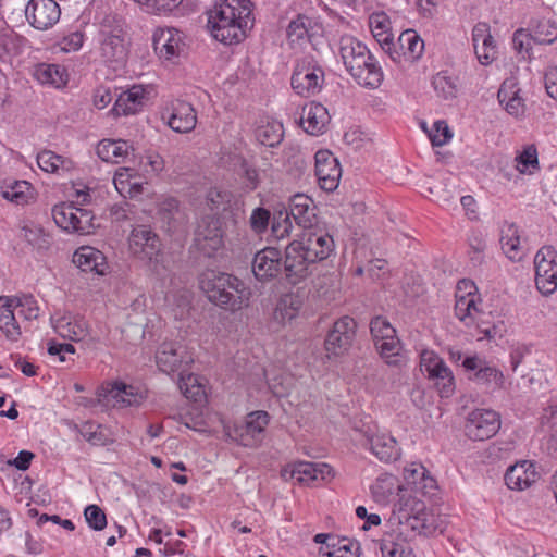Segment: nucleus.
<instances>
[{
	"mask_svg": "<svg viewBox=\"0 0 557 557\" xmlns=\"http://www.w3.org/2000/svg\"><path fill=\"white\" fill-rule=\"evenodd\" d=\"M250 0H221L208 10V28L224 45H236L247 37L255 24Z\"/></svg>",
	"mask_w": 557,
	"mask_h": 557,
	"instance_id": "f257e3e1",
	"label": "nucleus"
},
{
	"mask_svg": "<svg viewBox=\"0 0 557 557\" xmlns=\"http://www.w3.org/2000/svg\"><path fill=\"white\" fill-rule=\"evenodd\" d=\"M339 54L346 70L364 87L377 88L383 82V71L368 47L351 36L339 39Z\"/></svg>",
	"mask_w": 557,
	"mask_h": 557,
	"instance_id": "f03ea898",
	"label": "nucleus"
},
{
	"mask_svg": "<svg viewBox=\"0 0 557 557\" xmlns=\"http://www.w3.org/2000/svg\"><path fill=\"white\" fill-rule=\"evenodd\" d=\"M199 287L212 304L231 310L240 309L249 299L244 282L233 274L206 270L199 276Z\"/></svg>",
	"mask_w": 557,
	"mask_h": 557,
	"instance_id": "7ed1b4c3",
	"label": "nucleus"
},
{
	"mask_svg": "<svg viewBox=\"0 0 557 557\" xmlns=\"http://www.w3.org/2000/svg\"><path fill=\"white\" fill-rule=\"evenodd\" d=\"M156 362L160 371L166 374L178 372L180 391L187 398L194 396L188 385L189 383L194 385L197 379L190 373L186 374L194 359L184 345L172 341L163 342L157 350Z\"/></svg>",
	"mask_w": 557,
	"mask_h": 557,
	"instance_id": "20e7f679",
	"label": "nucleus"
},
{
	"mask_svg": "<svg viewBox=\"0 0 557 557\" xmlns=\"http://www.w3.org/2000/svg\"><path fill=\"white\" fill-rule=\"evenodd\" d=\"M129 250L132 255L144 261L157 274L163 267V249L159 235L146 225H138L131 232Z\"/></svg>",
	"mask_w": 557,
	"mask_h": 557,
	"instance_id": "39448f33",
	"label": "nucleus"
},
{
	"mask_svg": "<svg viewBox=\"0 0 557 557\" xmlns=\"http://www.w3.org/2000/svg\"><path fill=\"white\" fill-rule=\"evenodd\" d=\"M100 53L106 62L123 63L126 60L124 22L117 15H107L100 24Z\"/></svg>",
	"mask_w": 557,
	"mask_h": 557,
	"instance_id": "423d86ee",
	"label": "nucleus"
},
{
	"mask_svg": "<svg viewBox=\"0 0 557 557\" xmlns=\"http://www.w3.org/2000/svg\"><path fill=\"white\" fill-rule=\"evenodd\" d=\"M324 82V71L312 55H305L297 60L294 67L290 85L301 97L317 95Z\"/></svg>",
	"mask_w": 557,
	"mask_h": 557,
	"instance_id": "0eeeda50",
	"label": "nucleus"
},
{
	"mask_svg": "<svg viewBox=\"0 0 557 557\" xmlns=\"http://www.w3.org/2000/svg\"><path fill=\"white\" fill-rule=\"evenodd\" d=\"M455 315L466 325L478 327L479 339H494L502 337V330L496 324L491 326L483 319L484 313L478 308L476 296L472 292L467 295H456Z\"/></svg>",
	"mask_w": 557,
	"mask_h": 557,
	"instance_id": "6e6552de",
	"label": "nucleus"
},
{
	"mask_svg": "<svg viewBox=\"0 0 557 557\" xmlns=\"http://www.w3.org/2000/svg\"><path fill=\"white\" fill-rule=\"evenodd\" d=\"M557 251L552 245L543 246L534 257L537 290L549 296L557 289Z\"/></svg>",
	"mask_w": 557,
	"mask_h": 557,
	"instance_id": "1a4fd4ad",
	"label": "nucleus"
},
{
	"mask_svg": "<svg viewBox=\"0 0 557 557\" xmlns=\"http://www.w3.org/2000/svg\"><path fill=\"white\" fill-rule=\"evenodd\" d=\"M421 367L428 373L442 398H449L456 389L455 376L445 361L433 351L421 354Z\"/></svg>",
	"mask_w": 557,
	"mask_h": 557,
	"instance_id": "9d476101",
	"label": "nucleus"
},
{
	"mask_svg": "<svg viewBox=\"0 0 557 557\" xmlns=\"http://www.w3.org/2000/svg\"><path fill=\"white\" fill-rule=\"evenodd\" d=\"M283 278L287 284L297 285L311 274L314 263L302 251V246L295 240L286 247L283 256Z\"/></svg>",
	"mask_w": 557,
	"mask_h": 557,
	"instance_id": "9b49d317",
	"label": "nucleus"
},
{
	"mask_svg": "<svg viewBox=\"0 0 557 557\" xmlns=\"http://www.w3.org/2000/svg\"><path fill=\"white\" fill-rule=\"evenodd\" d=\"M462 368L469 373L468 379L476 384L485 385L492 389H500L505 385L503 371L476 354L466 357L462 360Z\"/></svg>",
	"mask_w": 557,
	"mask_h": 557,
	"instance_id": "f8f14e48",
	"label": "nucleus"
},
{
	"mask_svg": "<svg viewBox=\"0 0 557 557\" xmlns=\"http://www.w3.org/2000/svg\"><path fill=\"white\" fill-rule=\"evenodd\" d=\"M195 245L206 257H212L223 246L221 219L214 214L202 216L195 233Z\"/></svg>",
	"mask_w": 557,
	"mask_h": 557,
	"instance_id": "ddd939ff",
	"label": "nucleus"
},
{
	"mask_svg": "<svg viewBox=\"0 0 557 557\" xmlns=\"http://www.w3.org/2000/svg\"><path fill=\"white\" fill-rule=\"evenodd\" d=\"M356 329V321L348 315L336 320L324 342L327 354L342 356L347 352L355 341Z\"/></svg>",
	"mask_w": 557,
	"mask_h": 557,
	"instance_id": "4468645a",
	"label": "nucleus"
},
{
	"mask_svg": "<svg viewBox=\"0 0 557 557\" xmlns=\"http://www.w3.org/2000/svg\"><path fill=\"white\" fill-rule=\"evenodd\" d=\"M500 428L499 414L491 409L472 411L466 422V435L472 441H485L493 437Z\"/></svg>",
	"mask_w": 557,
	"mask_h": 557,
	"instance_id": "2eb2a0df",
	"label": "nucleus"
},
{
	"mask_svg": "<svg viewBox=\"0 0 557 557\" xmlns=\"http://www.w3.org/2000/svg\"><path fill=\"white\" fill-rule=\"evenodd\" d=\"M295 242L302 246V251L313 263L329 258L335 247L333 237L327 232L317 227L304 231Z\"/></svg>",
	"mask_w": 557,
	"mask_h": 557,
	"instance_id": "dca6fc26",
	"label": "nucleus"
},
{
	"mask_svg": "<svg viewBox=\"0 0 557 557\" xmlns=\"http://www.w3.org/2000/svg\"><path fill=\"white\" fill-rule=\"evenodd\" d=\"M283 253L275 247H265L256 252L251 269L259 282H270L274 278H283Z\"/></svg>",
	"mask_w": 557,
	"mask_h": 557,
	"instance_id": "f3484780",
	"label": "nucleus"
},
{
	"mask_svg": "<svg viewBox=\"0 0 557 557\" xmlns=\"http://www.w3.org/2000/svg\"><path fill=\"white\" fill-rule=\"evenodd\" d=\"M25 16L34 28L47 30L59 22L61 9L54 0H29L25 8Z\"/></svg>",
	"mask_w": 557,
	"mask_h": 557,
	"instance_id": "a211bd4d",
	"label": "nucleus"
},
{
	"mask_svg": "<svg viewBox=\"0 0 557 557\" xmlns=\"http://www.w3.org/2000/svg\"><path fill=\"white\" fill-rule=\"evenodd\" d=\"M314 160L315 175L320 187L326 191L335 190L342 176V168L338 160L329 150L317 151Z\"/></svg>",
	"mask_w": 557,
	"mask_h": 557,
	"instance_id": "6ab92c4d",
	"label": "nucleus"
},
{
	"mask_svg": "<svg viewBox=\"0 0 557 557\" xmlns=\"http://www.w3.org/2000/svg\"><path fill=\"white\" fill-rule=\"evenodd\" d=\"M152 45L156 53L164 60L178 57L184 49L182 33L171 27L157 28L152 35Z\"/></svg>",
	"mask_w": 557,
	"mask_h": 557,
	"instance_id": "aec40b11",
	"label": "nucleus"
},
{
	"mask_svg": "<svg viewBox=\"0 0 557 557\" xmlns=\"http://www.w3.org/2000/svg\"><path fill=\"white\" fill-rule=\"evenodd\" d=\"M288 213L295 223L304 231L313 228L318 224L317 206L305 194H296L289 199Z\"/></svg>",
	"mask_w": 557,
	"mask_h": 557,
	"instance_id": "412c9836",
	"label": "nucleus"
},
{
	"mask_svg": "<svg viewBox=\"0 0 557 557\" xmlns=\"http://www.w3.org/2000/svg\"><path fill=\"white\" fill-rule=\"evenodd\" d=\"M162 119L165 120V113L162 114ZM166 123L176 133H189L197 124L196 110L189 102L176 100L172 102Z\"/></svg>",
	"mask_w": 557,
	"mask_h": 557,
	"instance_id": "4be33fe9",
	"label": "nucleus"
},
{
	"mask_svg": "<svg viewBox=\"0 0 557 557\" xmlns=\"http://www.w3.org/2000/svg\"><path fill=\"white\" fill-rule=\"evenodd\" d=\"M539 479L535 466L530 460H522L510 466L504 476L505 483L510 490L523 491L529 488Z\"/></svg>",
	"mask_w": 557,
	"mask_h": 557,
	"instance_id": "5701e85b",
	"label": "nucleus"
},
{
	"mask_svg": "<svg viewBox=\"0 0 557 557\" xmlns=\"http://www.w3.org/2000/svg\"><path fill=\"white\" fill-rule=\"evenodd\" d=\"M361 445L368 447L383 462L395 461L400 456L396 440L388 434H364Z\"/></svg>",
	"mask_w": 557,
	"mask_h": 557,
	"instance_id": "b1692460",
	"label": "nucleus"
},
{
	"mask_svg": "<svg viewBox=\"0 0 557 557\" xmlns=\"http://www.w3.org/2000/svg\"><path fill=\"white\" fill-rule=\"evenodd\" d=\"M269 423V414L265 411H255L248 414L246 422L235 429L238 442L243 446H252L260 440Z\"/></svg>",
	"mask_w": 557,
	"mask_h": 557,
	"instance_id": "393cba45",
	"label": "nucleus"
},
{
	"mask_svg": "<svg viewBox=\"0 0 557 557\" xmlns=\"http://www.w3.org/2000/svg\"><path fill=\"white\" fill-rule=\"evenodd\" d=\"M304 129L311 135L322 134L330 122L327 109L319 102H310L302 108L300 116Z\"/></svg>",
	"mask_w": 557,
	"mask_h": 557,
	"instance_id": "a878e982",
	"label": "nucleus"
},
{
	"mask_svg": "<svg viewBox=\"0 0 557 557\" xmlns=\"http://www.w3.org/2000/svg\"><path fill=\"white\" fill-rule=\"evenodd\" d=\"M145 100V88L140 85H134L117 97L111 112L117 116L136 114L144 107Z\"/></svg>",
	"mask_w": 557,
	"mask_h": 557,
	"instance_id": "bb28decb",
	"label": "nucleus"
},
{
	"mask_svg": "<svg viewBox=\"0 0 557 557\" xmlns=\"http://www.w3.org/2000/svg\"><path fill=\"white\" fill-rule=\"evenodd\" d=\"M519 94L520 88L515 78L505 79L497 92L499 103L504 104L508 114L515 117L523 115L525 111L524 101Z\"/></svg>",
	"mask_w": 557,
	"mask_h": 557,
	"instance_id": "cd10ccee",
	"label": "nucleus"
},
{
	"mask_svg": "<svg viewBox=\"0 0 557 557\" xmlns=\"http://www.w3.org/2000/svg\"><path fill=\"white\" fill-rule=\"evenodd\" d=\"M53 327L60 336L73 342L83 341L88 334L86 321L70 313L55 319Z\"/></svg>",
	"mask_w": 557,
	"mask_h": 557,
	"instance_id": "c85d7f7f",
	"label": "nucleus"
},
{
	"mask_svg": "<svg viewBox=\"0 0 557 557\" xmlns=\"http://www.w3.org/2000/svg\"><path fill=\"white\" fill-rule=\"evenodd\" d=\"M73 261L84 272H95L101 275L106 272V257L96 248L89 246L78 248L74 253Z\"/></svg>",
	"mask_w": 557,
	"mask_h": 557,
	"instance_id": "c756f323",
	"label": "nucleus"
},
{
	"mask_svg": "<svg viewBox=\"0 0 557 557\" xmlns=\"http://www.w3.org/2000/svg\"><path fill=\"white\" fill-rule=\"evenodd\" d=\"M12 297L0 296V330L4 333L7 339L17 342L22 335L21 326L15 318V308Z\"/></svg>",
	"mask_w": 557,
	"mask_h": 557,
	"instance_id": "7c9ffc66",
	"label": "nucleus"
},
{
	"mask_svg": "<svg viewBox=\"0 0 557 557\" xmlns=\"http://www.w3.org/2000/svg\"><path fill=\"white\" fill-rule=\"evenodd\" d=\"M383 557H416L403 532L386 533L380 541Z\"/></svg>",
	"mask_w": 557,
	"mask_h": 557,
	"instance_id": "2f4dec72",
	"label": "nucleus"
},
{
	"mask_svg": "<svg viewBox=\"0 0 557 557\" xmlns=\"http://www.w3.org/2000/svg\"><path fill=\"white\" fill-rule=\"evenodd\" d=\"M370 27L372 34L384 35L383 38H379V44L383 50H385L394 62H400V55L397 50L394 49V42L392 34L388 33L389 21L384 13L373 14L370 16Z\"/></svg>",
	"mask_w": 557,
	"mask_h": 557,
	"instance_id": "473e14b6",
	"label": "nucleus"
},
{
	"mask_svg": "<svg viewBox=\"0 0 557 557\" xmlns=\"http://www.w3.org/2000/svg\"><path fill=\"white\" fill-rule=\"evenodd\" d=\"M398 46L401 52H398L400 59L414 62L419 60L424 51V41L414 29H406L398 37Z\"/></svg>",
	"mask_w": 557,
	"mask_h": 557,
	"instance_id": "72a5a7b5",
	"label": "nucleus"
},
{
	"mask_svg": "<svg viewBox=\"0 0 557 557\" xmlns=\"http://www.w3.org/2000/svg\"><path fill=\"white\" fill-rule=\"evenodd\" d=\"M288 44L294 47L301 46L306 41H311L313 36V21L302 14H298L292 20L286 29Z\"/></svg>",
	"mask_w": 557,
	"mask_h": 557,
	"instance_id": "f704fd0d",
	"label": "nucleus"
},
{
	"mask_svg": "<svg viewBox=\"0 0 557 557\" xmlns=\"http://www.w3.org/2000/svg\"><path fill=\"white\" fill-rule=\"evenodd\" d=\"M500 246L504 253L511 261L522 259L523 252L520 246V236L515 223L505 222L500 228Z\"/></svg>",
	"mask_w": 557,
	"mask_h": 557,
	"instance_id": "c9c22d12",
	"label": "nucleus"
},
{
	"mask_svg": "<svg viewBox=\"0 0 557 557\" xmlns=\"http://www.w3.org/2000/svg\"><path fill=\"white\" fill-rule=\"evenodd\" d=\"M129 146L125 140L103 139L97 145L98 157L110 163H120L128 154Z\"/></svg>",
	"mask_w": 557,
	"mask_h": 557,
	"instance_id": "e433bc0d",
	"label": "nucleus"
},
{
	"mask_svg": "<svg viewBox=\"0 0 557 557\" xmlns=\"http://www.w3.org/2000/svg\"><path fill=\"white\" fill-rule=\"evenodd\" d=\"M21 237L38 253L47 252L53 243L52 236L38 225H25L21 228Z\"/></svg>",
	"mask_w": 557,
	"mask_h": 557,
	"instance_id": "4c0bfd02",
	"label": "nucleus"
},
{
	"mask_svg": "<svg viewBox=\"0 0 557 557\" xmlns=\"http://www.w3.org/2000/svg\"><path fill=\"white\" fill-rule=\"evenodd\" d=\"M326 546L320 547V555L323 557H358L359 544L347 537L330 539Z\"/></svg>",
	"mask_w": 557,
	"mask_h": 557,
	"instance_id": "58836bf2",
	"label": "nucleus"
},
{
	"mask_svg": "<svg viewBox=\"0 0 557 557\" xmlns=\"http://www.w3.org/2000/svg\"><path fill=\"white\" fill-rule=\"evenodd\" d=\"M304 305V299L299 293L283 294L275 307V318L282 321L294 319Z\"/></svg>",
	"mask_w": 557,
	"mask_h": 557,
	"instance_id": "ea45409f",
	"label": "nucleus"
},
{
	"mask_svg": "<svg viewBox=\"0 0 557 557\" xmlns=\"http://www.w3.org/2000/svg\"><path fill=\"white\" fill-rule=\"evenodd\" d=\"M36 79L41 84H49L54 87H61L67 83V73L65 67L58 64H39L34 73Z\"/></svg>",
	"mask_w": 557,
	"mask_h": 557,
	"instance_id": "a19ab883",
	"label": "nucleus"
},
{
	"mask_svg": "<svg viewBox=\"0 0 557 557\" xmlns=\"http://www.w3.org/2000/svg\"><path fill=\"white\" fill-rule=\"evenodd\" d=\"M77 206L74 202L60 203L52 208V218L55 224L67 232H76Z\"/></svg>",
	"mask_w": 557,
	"mask_h": 557,
	"instance_id": "79ce46f5",
	"label": "nucleus"
},
{
	"mask_svg": "<svg viewBox=\"0 0 557 557\" xmlns=\"http://www.w3.org/2000/svg\"><path fill=\"white\" fill-rule=\"evenodd\" d=\"M424 509L425 505L423 502L416 498H408L404 507H400L399 509V519H404V524L406 527L418 532L419 524H422L423 522Z\"/></svg>",
	"mask_w": 557,
	"mask_h": 557,
	"instance_id": "37998d69",
	"label": "nucleus"
},
{
	"mask_svg": "<svg viewBox=\"0 0 557 557\" xmlns=\"http://www.w3.org/2000/svg\"><path fill=\"white\" fill-rule=\"evenodd\" d=\"M257 140L268 147L278 146L284 138L283 124L277 121L261 124L256 129Z\"/></svg>",
	"mask_w": 557,
	"mask_h": 557,
	"instance_id": "c03bdc74",
	"label": "nucleus"
},
{
	"mask_svg": "<svg viewBox=\"0 0 557 557\" xmlns=\"http://www.w3.org/2000/svg\"><path fill=\"white\" fill-rule=\"evenodd\" d=\"M32 190V184L27 181H14L2 188V197L18 206H24L33 197Z\"/></svg>",
	"mask_w": 557,
	"mask_h": 557,
	"instance_id": "a18cd8bd",
	"label": "nucleus"
},
{
	"mask_svg": "<svg viewBox=\"0 0 557 557\" xmlns=\"http://www.w3.org/2000/svg\"><path fill=\"white\" fill-rule=\"evenodd\" d=\"M123 394H125V389L122 382L106 383L96 391L98 401H101L103 407H121V401L124 400L122 398Z\"/></svg>",
	"mask_w": 557,
	"mask_h": 557,
	"instance_id": "49530a36",
	"label": "nucleus"
},
{
	"mask_svg": "<svg viewBox=\"0 0 557 557\" xmlns=\"http://www.w3.org/2000/svg\"><path fill=\"white\" fill-rule=\"evenodd\" d=\"M282 476L286 480L295 478L301 484H310L313 481H318L314 462L307 461L295 462L290 469H283Z\"/></svg>",
	"mask_w": 557,
	"mask_h": 557,
	"instance_id": "de8ad7c7",
	"label": "nucleus"
},
{
	"mask_svg": "<svg viewBox=\"0 0 557 557\" xmlns=\"http://www.w3.org/2000/svg\"><path fill=\"white\" fill-rule=\"evenodd\" d=\"M293 230L292 216L287 208L282 207L273 211L271 221V234L275 239H284Z\"/></svg>",
	"mask_w": 557,
	"mask_h": 557,
	"instance_id": "09e8293b",
	"label": "nucleus"
},
{
	"mask_svg": "<svg viewBox=\"0 0 557 557\" xmlns=\"http://www.w3.org/2000/svg\"><path fill=\"white\" fill-rule=\"evenodd\" d=\"M375 347L379 350L380 356L385 360L387 364L395 367L399 366V352L401 350V343L396 334L388 338L375 341Z\"/></svg>",
	"mask_w": 557,
	"mask_h": 557,
	"instance_id": "8fccbe9b",
	"label": "nucleus"
},
{
	"mask_svg": "<svg viewBox=\"0 0 557 557\" xmlns=\"http://www.w3.org/2000/svg\"><path fill=\"white\" fill-rule=\"evenodd\" d=\"M37 163L38 166L47 173H57L59 169L70 170L72 166V162L69 159L51 150L40 151L37 154Z\"/></svg>",
	"mask_w": 557,
	"mask_h": 557,
	"instance_id": "3c124183",
	"label": "nucleus"
},
{
	"mask_svg": "<svg viewBox=\"0 0 557 557\" xmlns=\"http://www.w3.org/2000/svg\"><path fill=\"white\" fill-rule=\"evenodd\" d=\"M397 487L396 478L392 474H382L371 485V494L375 502L384 503L393 495Z\"/></svg>",
	"mask_w": 557,
	"mask_h": 557,
	"instance_id": "603ef678",
	"label": "nucleus"
},
{
	"mask_svg": "<svg viewBox=\"0 0 557 557\" xmlns=\"http://www.w3.org/2000/svg\"><path fill=\"white\" fill-rule=\"evenodd\" d=\"M532 44H535L534 36L523 28L513 33L512 47L522 60H531Z\"/></svg>",
	"mask_w": 557,
	"mask_h": 557,
	"instance_id": "864d4df0",
	"label": "nucleus"
},
{
	"mask_svg": "<svg viewBox=\"0 0 557 557\" xmlns=\"http://www.w3.org/2000/svg\"><path fill=\"white\" fill-rule=\"evenodd\" d=\"M286 161L284 163L286 171L293 176H300L307 169V161L300 150L296 147H289L284 150Z\"/></svg>",
	"mask_w": 557,
	"mask_h": 557,
	"instance_id": "5fc2aeb1",
	"label": "nucleus"
},
{
	"mask_svg": "<svg viewBox=\"0 0 557 557\" xmlns=\"http://www.w3.org/2000/svg\"><path fill=\"white\" fill-rule=\"evenodd\" d=\"M15 309L20 308L18 313L26 320H35L39 315V307L37 300L30 294H23L22 296H11Z\"/></svg>",
	"mask_w": 557,
	"mask_h": 557,
	"instance_id": "6e6d98bb",
	"label": "nucleus"
},
{
	"mask_svg": "<svg viewBox=\"0 0 557 557\" xmlns=\"http://www.w3.org/2000/svg\"><path fill=\"white\" fill-rule=\"evenodd\" d=\"M178 214V201L173 197H168L159 202L157 216L169 230L174 226L176 215Z\"/></svg>",
	"mask_w": 557,
	"mask_h": 557,
	"instance_id": "4d7b16f0",
	"label": "nucleus"
},
{
	"mask_svg": "<svg viewBox=\"0 0 557 557\" xmlns=\"http://www.w3.org/2000/svg\"><path fill=\"white\" fill-rule=\"evenodd\" d=\"M432 85L438 96L444 99L455 98L457 94V85L455 81L446 73H437L432 81Z\"/></svg>",
	"mask_w": 557,
	"mask_h": 557,
	"instance_id": "13d9d810",
	"label": "nucleus"
},
{
	"mask_svg": "<svg viewBox=\"0 0 557 557\" xmlns=\"http://www.w3.org/2000/svg\"><path fill=\"white\" fill-rule=\"evenodd\" d=\"M517 169L520 173H532L531 169H537V150L534 145H529L516 157Z\"/></svg>",
	"mask_w": 557,
	"mask_h": 557,
	"instance_id": "bf43d9fd",
	"label": "nucleus"
},
{
	"mask_svg": "<svg viewBox=\"0 0 557 557\" xmlns=\"http://www.w3.org/2000/svg\"><path fill=\"white\" fill-rule=\"evenodd\" d=\"M271 221V212L263 207H258L251 212L249 218V225L255 234L262 235L267 232Z\"/></svg>",
	"mask_w": 557,
	"mask_h": 557,
	"instance_id": "052dcab7",
	"label": "nucleus"
},
{
	"mask_svg": "<svg viewBox=\"0 0 557 557\" xmlns=\"http://www.w3.org/2000/svg\"><path fill=\"white\" fill-rule=\"evenodd\" d=\"M556 29L555 22L550 20H542L539 21L537 25L534 28L533 36L535 38V44L539 45H549L553 44L557 39V35L554 34Z\"/></svg>",
	"mask_w": 557,
	"mask_h": 557,
	"instance_id": "680f3d73",
	"label": "nucleus"
},
{
	"mask_svg": "<svg viewBox=\"0 0 557 557\" xmlns=\"http://www.w3.org/2000/svg\"><path fill=\"white\" fill-rule=\"evenodd\" d=\"M426 473L428 471L423 466L412 465L411 468L405 469V479L409 484H422L423 487H432L435 481Z\"/></svg>",
	"mask_w": 557,
	"mask_h": 557,
	"instance_id": "e2e57ef3",
	"label": "nucleus"
},
{
	"mask_svg": "<svg viewBox=\"0 0 557 557\" xmlns=\"http://www.w3.org/2000/svg\"><path fill=\"white\" fill-rule=\"evenodd\" d=\"M370 332L374 342L382 338H388L396 334V330L391 325L387 319L382 315H376L371 320Z\"/></svg>",
	"mask_w": 557,
	"mask_h": 557,
	"instance_id": "0e129e2a",
	"label": "nucleus"
},
{
	"mask_svg": "<svg viewBox=\"0 0 557 557\" xmlns=\"http://www.w3.org/2000/svg\"><path fill=\"white\" fill-rule=\"evenodd\" d=\"M84 516L88 525L95 531H101L107 527V516L98 505H88Z\"/></svg>",
	"mask_w": 557,
	"mask_h": 557,
	"instance_id": "69168bd1",
	"label": "nucleus"
},
{
	"mask_svg": "<svg viewBox=\"0 0 557 557\" xmlns=\"http://www.w3.org/2000/svg\"><path fill=\"white\" fill-rule=\"evenodd\" d=\"M453 137V133L450 132L446 121L440 120L434 122L431 132L429 133V138L433 146L441 147L447 144Z\"/></svg>",
	"mask_w": 557,
	"mask_h": 557,
	"instance_id": "338daca9",
	"label": "nucleus"
},
{
	"mask_svg": "<svg viewBox=\"0 0 557 557\" xmlns=\"http://www.w3.org/2000/svg\"><path fill=\"white\" fill-rule=\"evenodd\" d=\"M469 247H470V259L474 265H480L483 259V252L486 248V243L481 233L474 232L469 238Z\"/></svg>",
	"mask_w": 557,
	"mask_h": 557,
	"instance_id": "774afa93",
	"label": "nucleus"
}]
</instances>
